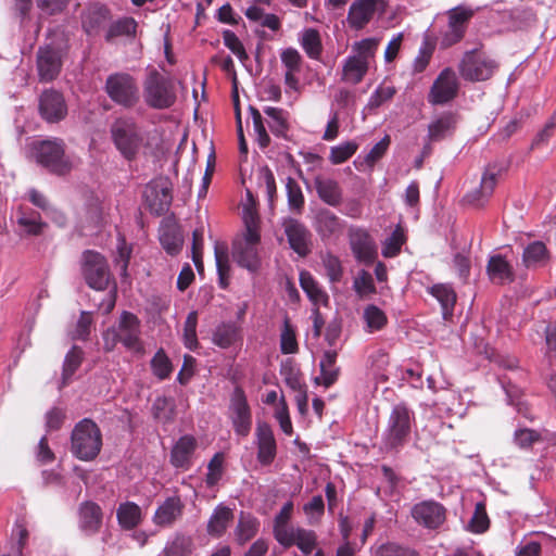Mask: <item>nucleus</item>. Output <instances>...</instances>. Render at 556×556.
I'll return each instance as SVG.
<instances>
[{"mask_svg": "<svg viewBox=\"0 0 556 556\" xmlns=\"http://www.w3.org/2000/svg\"><path fill=\"white\" fill-rule=\"evenodd\" d=\"M412 517L418 525L435 530L445 522L446 509L435 501H422L414 505Z\"/></svg>", "mask_w": 556, "mask_h": 556, "instance_id": "nucleus-18", "label": "nucleus"}, {"mask_svg": "<svg viewBox=\"0 0 556 556\" xmlns=\"http://www.w3.org/2000/svg\"><path fill=\"white\" fill-rule=\"evenodd\" d=\"M260 521L250 514L241 513L236 528V540L240 545L252 540L258 532Z\"/></svg>", "mask_w": 556, "mask_h": 556, "instance_id": "nucleus-41", "label": "nucleus"}, {"mask_svg": "<svg viewBox=\"0 0 556 556\" xmlns=\"http://www.w3.org/2000/svg\"><path fill=\"white\" fill-rule=\"evenodd\" d=\"M388 2L386 0H355L348 13V22L354 29L364 28L375 16L387 11Z\"/></svg>", "mask_w": 556, "mask_h": 556, "instance_id": "nucleus-15", "label": "nucleus"}, {"mask_svg": "<svg viewBox=\"0 0 556 556\" xmlns=\"http://www.w3.org/2000/svg\"><path fill=\"white\" fill-rule=\"evenodd\" d=\"M429 293L434 296L442 307V315L445 320L453 316L454 306L457 295L452 286L446 283H438L429 289Z\"/></svg>", "mask_w": 556, "mask_h": 556, "instance_id": "nucleus-35", "label": "nucleus"}, {"mask_svg": "<svg viewBox=\"0 0 556 556\" xmlns=\"http://www.w3.org/2000/svg\"><path fill=\"white\" fill-rule=\"evenodd\" d=\"M36 66L41 83L54 80L62 68L60 51L50 45L39 47L36 53Z\"/></svg>", "mask_w": 556, "mask_h": 556, "instance_id": "nucleus-17", "label": "nucleus"}, {"mask_svg": "<svg viewBox=\"0 0 556 556\" xmlns=\"http://www.w3.org/2000/svg\"><path fill=\"white\" fill-rule=\"evenodd\" d=\"M459 89L456 73L451 68H444L433 81L428 93V102L432 105H443L453 101Z\"/></svg>", "mask_w": 556, "mask_h": 556, "instance_id": "nucleus-12", "label": "nucleus"}, {"mask_svg": "<svg viewBox=\"0 0 556 556\" xmlns=\"http://www.w3.org/2000/svg\"><path fill=\"white\" fill-rule=\"evenodd\" d=\"M321 261L329 280L331 282L340 281L343 275V268L339 257L331 253H326L321 256Z\"/></svg>", "mask_w": 556, "mask_h": 556, "instance_id": "nucleus-62", "label": "nucleus"}, {"mask_svg": "<svg viewBox=\"0 0 556 556\" xmlns=\"http://www.w3.org/2000/svg\"><path fill=\"white\" fill-rule=\"evenodd\" d=\"M486 274L495 285H505L515 280L513 266L500 254L489 258Z\"/></svg>", "mask_w": 556, "mask_h": 556, "instance_id": "nucleus-27", "label": "nucleus"}, {"mask_svg": "<svg viewBox=\"0 0 556 556\" xmlns=\"http://www.w3.org/2000/svg\"><path fill=\"white\" fill-rule=\"evenodd\" d=\"M215 260H216V267L217 273L219 277V286L223 289H226L228 287V279H229V273H230V265H229V258H228V251L224 247H215Z\"/></svg>", "mask_w": 556, "mask_h": 556, "instance_id": "nucleus-51", "label": "nucleus"}, {"mask_svg": "<svg viewBox=\"0 0 556 556\" xmlns=\"http://www.w3.org/2000/svg\"><path fill=\"white\" fill-rule=\"evenodd\" d=\"M143 199L149 211L162 216L166 214L172 205V184L166 177H159L151 180L144 188Z\"/></svg>", "mask_w": 556, "mask_h": 556, "instance_id": "nucleus-10", "label": "nucleus"}, {"mask_svg": "<svg viewBox=\"0 0 556 556\" xmlns=\"http://www.w3.org/2000/svg\"><path fill=\"white\" fill-rule=\"evenodd\" d=\"M300 43L306 55L312 60H319L323 53L321 37L317 29L306 28L303 30Z\"/></svg>", "mask_w": 556, "mask_h": 556, "instance_id": "nucleus-42", "label": "nucleus"}, {"mask_svg": "<svg viewBox=\"0 0 556 556\" xmlns=\"http://www.w3.org/2000/svg\"><path fill=\"white\" fill-rule=\"evenodd\" d=\"M185 504L177 495L167 497L155 510L153 522L159 527H172L181 518Z\"/></svg>", "mask_w": 556, "mask_h": 556, "instance_id": "nucleus-22", "label": "nucleus"}, {"mask_svg": "<svg viewBox=\"0 0 556 556\" xmlns=\"http://www.w3.org/2000/svg\"><path fill=\"white\" fill-rule=\"evenodd\" d=\"M280 351L282 354H295L299 351L296 333L288 318L283 321L280 334Z\"/></svg>", "mask_w": 556, "mask_h": 556, "instance_id": "nucleus-49", "label": "nucleus"}, {"mask_svg": "<svg viewBox=\"0 0 556 556\" xmlns=\"http://www.w3.org/2000/svg\"><path fill=\"white\" fill-rule=\"evenodd\" d=\"M137 30V22L132 17H124L109 26L105 35L106 41L121 36H135Z\"/></svg>", "mask_w": 556, "mask_h": 556, "instance_id": "nucleus-46", "label": "nucleus"}, {"mask_svg": "<svg viewBox=\"0 0 556 556\" xmlns=\"http://www.w3.org/2000/svg\"><path fill=\"white\" fill-rule=\"evenodd\" d=\"M103 511L99 504L92 501L80 503L78 507V527L87 535L98 533L102 527Z\"/></svg>", "mask_w": 556, "mask_h": 556, "instance_id": "nucleus-21", "label": "nucleus"}, {"mask_svg": "<svg viewBox=\"0 0 556 556\" xmlns=\"http://www.w3.org/2000/svg\"><path fill=\"white\" fill-rule=\"evenodd\" d=\"M369 65L354 56H349L345 60L342 71V79L351 84H358L367 74Z\"/></svg>", "mask_w": 556, "mask_h": 556, "instance_id": "nucleus-44", "label": "nucleus"}, {"mask_svg": "<svg viewBox=\"0 0 556 556\" xmlns=\"http://www.w3.org/2000/svg\"><path fill=\"white\" fill-rule=\"evenodd\" d=\"M143 99L149 108L165 110L176 102L174 80L156 68H149L143 80Z\"/></svg>", "mask_w": 556, "mask_h": 556, "instance_id": "nucleus-4", "label": "nucleus"}, {"mask_svg": "<svg viewBox=\"0 0 556 556\" xmlns=\"http://www.w3.org/2000/svg\"><path fill=\"white\" fill-rule=\"evenodd\" d=\"M151 369L160 380L169 378L173 372V364L163 349L157 350L151 359Z\"/></svg>", "mask_w": 556, "mask_h": 556, "instance_id": "nucleus-48", "label": "nucleus"}, {"mask_svg": "<svg viewBox=\"0 0 556 556\" xmlns=\"http://www.w3.org/2000/svg\"><path fill=\"white\" fill-rule=\"evenodd\" d=\"M264 113L268 117V127L276 137L287 138L290 129L289 113L281 108L266 106Z\"/></svg>", "mask_w": 556, "mask_h": 556, "instance_id": "nucleus-38", "label": "nucleus"}, {"mask_svg": "<svg viewBox=\"0 0 556 556\" xmlns=\"http://www.w3.org/2000/svg\"><path fill=\"white\" fill-rule=\"evenodd\" d=\"M230 419L237 435L245 438L252 428V413L244 391L237 387L230 399Z\"/></svg>", "mask_w": 556, "mask_h": 556, "instance_id": "nucleus-13", "label": "nucleus"}, {"mask_svg": "<svg viewBox=\"0 0 556 556\" xmlns=\"http://www.w3.org/2000/svg\"><path fill=\"white\" fill-rule=\"evenodd\" d=\"M224 454L216 453L207 465V473L205 476V483L207 486L212 488L218 483V481L223 477L224 472Z\"/></svg>", "mask_w": 556, "mask_h": 556, "instance_id": "nucleus-55", "label": "nucleus"}, {"mask_svg": "<svg viewBox=\"0 0 556 556\" xmlns=\"http://www.w3.org/2000/svg\"><path fill=\"white\" fill-rule=\"evenodd\" d=\"M116 517L123 529L132 530L141 522V508L134 502L122 503Z\"/></svg>", "mask_w": 556, "mask_h": 556, "instance_id": "nucleus-40", "label": "nucleus"}, {"mask_svg": "<svg viewBox=\"0 0 556 556\" xmlns=\"http://www.w3.org/2000/svg\"><path fill=\"white\" fill-rule=\"evenodd\" d=\"M314 187L318 198L326 204L337 207L342 203L343 191L339 182L332 178L317 175L314 178Z\"/></svg>", "mask_w": 556, "mask_h": 556, "instance_id": "nucleus-23", "label": "nucleus"}, {"mask_svg": "<svg viewBox=\"0 0 556 556\" xmlns=\"http://www.w3.org/2000/svg\"><path fill=\"white\" fill-rule=\"evenodd\" d=\"M354 290L361 298L376 293V287L370 273L366 270L359 271L358 276L354 279Z\"/></svg>", "mask_w": 556, "mask_h": 556, "instance_id": "nucleus-63", "label": "nucleus"}, {"mask_svg": "<svg viewBox=\"0 0 556 556\" xmlns=\"http://www.w3.org/2000/svg\"><path fill=\"white\" fill-rule=\"evenodd\" d=\"M395 93L396 89L394 86L381 85L370 96L367 105L370 110H375L381 106L384 102L391 100Z\"/></svg>", "mask_w": 556, "mask_h": 556, "instance_id": "nucleus-64", "label": "nucleus"}, {"mask_svg": "<svg viewBox=\"0 0 556 556\" xmlns=\"http://www.w3.org/2000/svg\"><path fill=\"white\" fill-rule=\"evenodd\" d=\"M498 68V63L477 49L467 51L459 64V74L465 80L483 81L490 79Z\"/></svg>", "mask_w": 556, "mask_h": 556, "instance_id": "nucleus-9", "label": "nucleus"}, {"mask_svg": "<svg viewBox=\"0 0 556 556\" xmlns=\"http://www.w3.org/2000/svg\"><path fill=\"white\" fill-rule=\"evenodd\" d=\"M412 420L413 413L405 404H397L393 407L383 435V444L387 450H396L407 442L412 430Z\"/></svg>", "mask_w": 556, "mask_h": 556, "instance_id": "nucleus-8", "label": "nucleus"}, {"mask_svg": "<svg viewBox=\"0 0 556 556\" xmlns=\"http://www.w3.org/2000/svg\"><path fill=\"white\" fill-rule=\"evenodd\" d=\"M160 242L169 255H177L182 248L184 238L179 226L174 222H163L160 227Z\"/></svg>", "mask_w": 556, "mask_h": 556, "instance_id": "nucleus-28", "label": "nucleus"}, {"mask_svg": "<svg viewBox=\"0 0 556 556\" xmlns=\"http://www.w3.org/2000/svg\"><path fill=\"white\" fill-rule=\"evenodd\" d=\"M110 20L109 9L101 4H92L83 15V27L89 36L98 35Z\"/></svg>", "mask_w": 556, "mask_h": 556, "instance_id": "nucleus-26", "label": "nucleus"}, {"mask_svg": "<svg viewBox=\"0 0 556 556\" xmlns=\"http://www.w3.org/2000/svg\"><path fill=\"white\" fill-rule=\"evenodd\" d=\"M501 172L502 169L495 164H489L481 175L479 187L467 192L463 199L464 202L476 207L488 203L493 195Z\"/></svg>", "mask_w": 556, "mask_h": 556, "instance_id": "nucleus-14", "label": "nucleus"}, {"mask_svg": "<svg viewBox=\"0 0 556 556\" xmlns=\"http://www.w3.org/2000/svg\"><path fill=\"white\" fill-rule=\"evenodd\" d=\"M286 189L288 205L290 210L301 214L304 208L305 199L300 185L294 178L288 177L286 182Z\"/></svg>", "mask_w": 556, "mask_h": 556, "instance_id": "nucleus-47", "label": "nucleus"}, {"mask_svg": "<svg viewBox=\"0 0 556 556\" xmlns=\"http://www.w3.org/2000/svg\"><path fill=\"white\" fill-rule=\"evenodd\" d=\"M244 231L232 241V257L237 264L250 271H256L261 266L258 245L261 243L258 216L247 211L243 216Z\"/></svg>", "mask_w": 556, "mask_h": 556, "instance_id": "nucleus-2", "label": "nucleus"}, {"mask_svg": "<svg viewBox=\"0 0 556 556\" xmlns=\"http://www.w3.org/2000/svg\"><path fill=\"white\" fill-rule=\"evenodd\" d=\"M232 519V510L227 506L218 505L207 522V533L213 538H220L226 532Z\"/></svg>", "mask_w": 556, "mask_h": 556, "instance_id": "nucleus-36", "label": "nucleus"}, {"mask_svg": "<svg viewBox=\"0 0 556 556\" xmlns=\"http://www.w3.org/2000/svg\"><path fill=\"white\" fill-rule=\"evenodd\" d=\"M249 111L253 121V128L256 134V141L261 149H266L270 143V137L265 128L262 114L254 106H250Z\"/></svg>", "mask_w": 556, "mask_h": 556, "instance_id": "nucleus-56", "label": "nucleus"}, {"mask_svg": "<svg viewBox=\"0 0 556 556\" xmlns=\"http://www.w3.org/2000/svg\"><path fill=\"white\" fill-rule=\"evenodd\" d=\"M38 110L47 123H59L67 115V105L63 94L55 89H46L39 97Z\"/></svg>", "mask_w": 556, "mask_h": 556, "instance_id": "nucleus-16", "label": "nucleus"}, {"mask_svg": "<svg viewBox=\"0 0 556 556\" xmlns=\"http://www.w3.org/2000/svg\"><path fill=\"white\" fill-rule=\"evenodd\" d=\"M102 447V433L98 425L90 418L77 422L71 435V451L75 457L84 462L93 460Z\"/></svg>", "mask_w": 556, "mask_h": 556, "instance_id": "nucleus-3", "label": "nucleus"}, {"mask_svg": "<svg viewBox=\"0 0 556 556\" xmlns=\"http://www.w3.org/2000/svg\"><path fill=\"white\" fill-rule=\"evenodd\" d=\"M257 462L262 466H269L277 455V443L269 424L258 421L255 429Z\"/></svg>", "mask_w": 556, "mask_h": 556, "instance_id": "nucleus-20", "label": "nucleus"}, {"mask_svg": "<svg viewBox=\"0 0 556 556\" xmlns=\"http://www.w3.org/2000/svg\"><path fill=\"white\" fill-rule=\"evenodd\" d=\"M242 340L241 328L233 321H224L215 327L212 342L220 349H229Z\"/></svg>", "mask_w": 556, "mask_h": 556, "instance_id": "nucleus-31", "label": "nucleus"}, {"mask_svg": "<svg viewBox=\"0 0 556 556\" xmlns=\"http://www.w3.org/2000/svg\"><path fill=\"white\" fill-rule=\"evenodd\" d=\"M83 275L86 283L94 290H105L110 282V269L103 255L86 251L83 255Z\"/></svg>", "mask_w": 556, "mask_h": 556, "instance_id": "nucleus-11", "label": "nucleus"}, {"mask_svg": "<svg viewBox=\"0 0 556 556\" xmlns=\"http://www.w3.org/2000/svg\"><path fill=\"white\" fill-rule=\"evenodd\" d=\"M223 40L224 45L239 59L240 62L244 63L249 60L244 46L232 30H224Z\"/></svg>", "mask_w": 556, "mask_h": 556, "instance_id": "nucleus-61", "label": "nucleus"}, {"mask_svg": "<svg viewBox=\"0 0 556 556\" xmlns=\"http://www.w3.org/2000/svg\"><path fill=\"white\" fill-rule=\"evenodd\" d=\"M292 545H296L304 555H309L317 546V535L315 531L304 528H295L289 533Z\"/></svg>", "mask_w": 556, "mask_h": 556, "instance_id": "nucleus-43", "label": "nucleus"}, {"mask_svg": "<svg viewBox=\"0 0 556 556\" xmlns=\"http://www.w3.org/2000/svg\"><path fill=\"white\" fill-rule=\"evenodd\" d=\"M489 527L490 519L486 514L485 505L483 503H477L469 522V529L473 533H483Z\"/></svg>", "mask_w": 556, "mask_h": 556, "instance_id": "nucleus-59", "label": "nucleus"}, {"mask_svg": "<svg viewBox=\"0 0 556 556\" xmlns=\"http://www.w3.org/2000/svg\"><path fill=\"white\" fill-rule=\"evenodd\" d=\"M193 549V540L189 535L177 533L174 539L167 543L163 554L164 556H189Z\"/></svg>", "mask_w": 556, "mask_h": 556, "instance_id": "nucleus-45", "label": "nucleus"}, {"mask_svg": "<svg viewBox=\"0 0 556 556\" xmlns=\"http://www.w3.org/2000/svg\"><path fill=\"white\" fill-rule=\"evenodd\" d=\"M457 116L452 112L443 113L428 127V138L431 142H438L454 134Z\"/></svg>", "mask_w": 556, "mask_h": 556, "instance_id": "nucleus-32", "label": "nucleus"}, {"mask_svg": "<svg viewBox=\"0 0 556 556\" xmlns=\"http://www.w3.org/2000/svg\"><path fill=\"white\" fill-rule=\"evenodd\" d=\"M314 227L323 240L341 231L342 224L340 218L328 208L317 211Z\"/></svg>", "mask_w": 556, "mask_h": 556, "instance_id": "nucleus-33", "label": "nucleus"}, {"mask_svg": "<svg viewBox=\"0 0 556 556\" xmlns=\"http://www.w3.org/2000/svg\"><path fill=\"white\" fill-rule=\"evenodd\" d=\"M337 358L338 352L336 350L324 352L319 362L320 376L315 378L316 384L330 388L338 381L341 369L337 365Z\"/></svg>", "mask_w": 556, "mask_h": 556, "instance_id": "nucleus-25", "label": "nucleus"}, {"mask_svg": "<svg viewBox=\"0 0 556 556\" xmlns=\"http://www.w3.org/2000/svg\"><path fill=\"white\" fill-rule=\"evenodd\" d=\"M357 149L358 144L354 141L343 142L331 148L329 160L334 165L342 164L352 157Z\"/></svg>", "mask_w": 556, "mask_h": 556, "instance_id": "nucleus-53", "label": "nucleus"}, {"mask_svg": "<svg viewBox=\"0 0 556 556\" xmlns=\"http://www.w3.org/2000/svg\"><path fill=\"white\" fill-rule=\"evenodd\" d=\"M351 248L355 257L364 263H371L377 256V249L368 232L357 230L351 237Z\"/></svg>", "mask_w": 556, "mask_h": 556, "instance_id": "nucleus-29", "label": "nucleus"}, {"mask_svg": "<svg viewBox=\"0 0 556 556\" xmlns=\"http://www.w3.org/2000/svg\"><path fill=\"white\" fill-rule=\"evenodd\" d=\"M378 46L379 40L376 38L363 39L354 45L353 49L356 54L353 56L369 65V61L375 56Z\"/></svg>", "mask_w": 556, "mask_h": 556, "instance_id": "nucleus-58", "label": "nucleus"}, {"mask_svg": "<svg viewBox=\"0 0 556 556\" xmlns=\"http://www.w3.org/2000/svg\"><path fill=\"white\" fill-rule=\"evenodd\" d=\"M364 318L370 331L381 330L388 321L384 312L376 305H368L365 308Z\"/></svg>", "mask_w": 556, "mask_h": 556, "instance_id": "nucleus-57", "label": "nucleus"}, {"mask_svg": "<svg viewBox=\"0 0 556 556\" xmlns=\"http://www.w3.org/2000/svg\"><path fill=\"white\" fill-rule=\"evenodd\" d=\"M282 227L290 248L301 257L307 256L312 244V233L307 227L300 220L291 217L283 220Z\"/></svg>", "mask_w": 556, "mask_h": 556, "instance_id": "nucleus-19", "label": "nucleus"}, {"mask_svg": "<svg viewBox=\"0 0 556 556\" xmlns=\"http://www.w3.org/2000/svg\"><path fill=\"white\" fill-rule=\"evenodd\" d=\"M293 513V503L291 501L283 504L280 511L276 515L274 520V536L276 541L283 547L291 546V539L289 533L294 529L289 527L288 523Z\"/></svg>", "mask_w": 556, "mask_h": 556, "instance_id": "nucleus-30", "label": "nucleus"}, {"mask_svg": "<svg viewBox=\"0 0 556 556\" xmlns=\"http://www.w3.org/2000/svg\"><path fill=\"white\" fill-rule=\"evenodd\" d=\"M197 448V441L192 435L179 438L170 452V464L184 470L191 467V458Z\"/></svg>", "mask_w": 556, "mask_h": 556, "instance_id": "nucleus-24", "label": "nucleus"}, {"mask_svg": "<svg viewBox=\"0 0 556 556\" xmlns=\"http://www.w3.org/2000/svg\"><path fill=\"white\" fill-rule=\"evenodd\" d=\"M549 258L546 245L542 241L531 242L526 247L522 254V263L527 268L544 266Z\"/></svg>", "mask_w": 556, "mask_h": 556, "instance_id": "nucleus-39", "label": "nucleus"}, {"mask_svg": "<svg viewBox=\"0 0 556 556\" xmlns=\"http://www.w3.org/2000/svg\"><path fill=\"white\" fill-rule=\"evenodd\" d=\"M33 151L36 162L50 173L59 176L70 173L72 164L65 155V143L62 139L35 142Z\"/></svg>", "mask_w": 556, "mask_h": 556, "instance_id": "nucleus-5", "label": "nucleus"}, {"mask_svg": "<svg viewBox=\"0 0 556 556\" xmlns=\"http://www.w3.org/2000/svg\"><path fill=\"white\" fill-rule=\"evenodd\" d=\"M374 556H420V554L409 546L388 542L378 546Z\"/></svg>", "mask_w": 556, "mask_h": 556, "instance_id": "nucleus-54", "label": "nucleus"}, {"mask_svg": "<svg viewBox=\"0 0 556 556\" xmlns=\"http://www.w3.org/2000/svg\"><path fill=\"white\" fill-rule=\"evenodd\" d=\"M404 243H405L404 232L400 227H397L383 243L382 255L384 257L396 256L401 252V248Z\"/></svg>", "mask_w": 556, "mask_h": 556, "instance_id": "nucleus-60", "label": "nucleus"}, {"mask_svg": "<svg viewBox=\"0 0 556 556\" xmlns=\"http://www.w3.org/2000/svg\"><path fill=\"white\" fill-rule=\"evenodd\" d=\"M152 414L160 421H170L174 415V401L166 396H157L152 405Z\"/></svg>", "mask_w": 556, "mask_h": 556, "instance_id": "nucleus-52", "label": "nucleus"}, {"mask_svg": "<svg viewBox=\"0 0 556 556\" xmlns=\"http://www.w3.org/2000/svg\"><path fill=\"white\" fill-rule=\"evenodd\" d=\"M84 351L78 345H73L66 353L62 366L61 387L68 386L72 381L73 376L79 369L84 362Z\"/></svg>", "mask_w": 556, "mask_h": 556, "instance_id": "nucleus-37", "label": "nucleus"}, {"mask_svg": "<svg viewBox=\"0 0 556 556\" xmlns=\"http://www.w3.org/2000/svg\"><path fill=\"white\" fill-rule=\"evenodd\" d=\"M103 350L112 352L118 343L126 350L136 354L144 353V345L141 340V321L137 315L124 311L116 324L103 331Z\"/></svg>", "mask_w": 556, "mask_h": 556, "instance_id": "nucleus-1", "label": "nucleus"}, {"mask_svg": "<svg viewBox=\"0 0 556 556\" xmlns=\"http://www.w3.org/2000/svg\"><path fill=\"white\" fill-rule=\"evenodd\" d=\"M198 326V312L192 311L187 315L184 325V343L190 351H195L199 348V341L197 337Z\"/></svg>", "mask_w": 556, "mask_h": 556, "instance_id": "nucleus-50", "label": "nucleus"}, {"mask_svg": "<svg viewBox=\"0 0 556 556\" xmlns=\"http://www.w3.org/2000/svg\"><path fill=\"white\" fill-rule=\"evenodd\" d=\"M110 131L119 153L128 161L134 160L142 143L137 123L130 117H119L113 122Z\"/></svg>", "mask_w": 556, "mask_h": 556, "instance_id": "nucleus-6", "label": "nucleus"}, {"mask_svg": "<svg viewBox=\"0 0 556 556\" xmlns=\"http://www.w3.org/2000/svg\"><path fill=\"white\" fill-rule=\"evenodd\" d=\"M104 90L114 103L125 109L134 108L140 100L137 80L128 73L109 75Z\"/></svg>", "mask_w": 556, "mask_h": 556, "instance_id": "nucleus-7", "label": "nucleus"}, {"mask_svg": "<svg viewBox=\"0 0 556 556\" xmlns=\"http://www.w3.org/2000/svg\"><path fill=\"white\" fill-rule=\"evenodd\" d=\"M300 285L314 307L329 304V295L308 271H301Z\"/></svg>", "mask_w": 556, "mask_h": 556, "instance_id": "nucleus-34", "label": "nucleus"}]
</instances>
